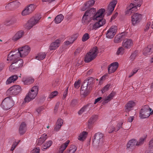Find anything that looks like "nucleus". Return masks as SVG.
<instances>
[{
	"mask_svg": "<svg viewBox=\"0 0 153 153\" xmlns=\"http://www.w3.org/2000/svg\"><path fill=\"white\" fill-rule=\"evenodd\" d=\"M46 56V54L43 52H40L37 54L35 57V58L38 60H41L44 59Z\"/></svg>",
	"mask_w": 153,
	"mask_h": 153,
	"instance_id": "nucleus-30",
	"label": "nucleus"
},
{
	"mask_svg": "<svg viewBox=\"0 0 153 153\" xmlns=\"http://www.w3.org/2000/svg\"><path fill=\"white\" fill-rule=\"evenodd\" d=\"M117 30L116 26H112L107 31L106 37L108 39H112L115 35Z\"/></svg>",
	"mask_w": 153,
	"mask_h": 153,
	"instance_id": "nucleus-13",
	"label": "nucleus"
},
{
	"mask_svg": "<svg viewBox=\"0 0 153 153\" xmlns=\"http://www.w3.org/2000/svg\"><path fill=\"white\" fill-rule=\"evenodd\" d=\"M125 52V49L124 48L120 47L117 50L116 52V54L117 55H123Z\"/></svg>",
	"mask_w": 153,
	"mask_h": 153,
	"instance_id": "nucleus-39",
	"label": "nucleus"
},
{
	"mask_svg": "<svg viewBox=\"0 0 153 153\" xmlns=\"http://www.w3.org/2000/svg\"><path fill=\"white\" fill-rule=\"evenodd\" d=\"M88 134V132L85 131L81 132L79 134L77 137L78 139L80 141H84L86 139Z\"/></svg>",
	"mask_w": 153,
	"mask_h": 153,
	"instance_id": "nucleus-25",
	"label": "nucleus"
},
{
	"mask_svg": "<svg viewBox=\"0 0 153 153\" xmlns=\"http://www.w3.org/2000/svg\"><path fill=\"white\" fill-rule=\"evenodd\" d=\"M145 153H153V147L149 146L148 150L145 152Z\"/></svg>",
	"mask_w": 153,
	"mask_h": 153,
	"instance_id": "nucleus-50",
	"label": "nucleus"
},
{
	"mask_svg": "<svg viewBox=\"0 0 153 153\" xmlns=\"http://www.w3.org/2000/svg\"><path fill=\"white\" fill-rule=\"evenodd\" d=\"M63 120L61 118H59L57 120L56 124L61 126H62L63 124Z\"/></svg>",
	"mask_w": 153,
	"mask_h": 153,
	"instance_id": "nucleus-49",
	"label": "nucleus"
},
{
	"mask_svg": "<svg viewBox=\"0 0 153 153\" xmlns=\"http://www.w3.org/2000/svg\"><path fill=\"white\" fill-rule=\"evenodd\" d=\"M24 32L22 30H19L17 31L12 37V39L14 41H17L20 39L23 36Z\"/></svg>",
	"mask_w": 153,
	"mask_h": 153,
	"instance_id": "nucleus-21",
	"label": "nucleus"
},
{
	"mask_svg": "<svg viewBox=\"0 0 153 153\" xmlns=\"http://www.w3.org/2000/svg\"><path fill=\"white\" fill-rule=\"evenodd\" d=\"M123 123V122L122 121L118 123L117 126V128H116L113 126L111 127V128H112V130L111 131H109L108 132L109 133H111L113 131H117L121 128Z\"/></svg>",
	"mask_w": 153,
	"mask_h": 153,
	"instance_id": "nucleus-36",
	"label": "nucleus"
},
{
	"mask_svg": "<svg viewBox=\"0 0 153 153\" xmlns=\"http://www.w3.org/2000/svg\"><path fill=\"white\" fill-rule=\"evenodd\" d=\"M144 17V16L138 13H134L131 17L132 24L133 25H136L139 24Z\"/></svg>",
	"mask_w": 153,
	"mask_h": 153,
	"instance_id": "nucleus-9",
	"label": "nucleus"
},
{
	"mask_svg": "<svg viewBox=\"0 0 153 153\" xmlns=\"http://www.w3.org/2000/svg\"><path fill=\"white\" fill-rule=\"evenodd\" d=\"M64 19V17L62 14L57 16L54 19L55 22L58 24L61 22Z\"/></svg>",
	"mask_w": 153,
	"mask_h": 153,
	"instance_id": "nucleus-37",
	"label": "nucleus"
},
{
	"mask_svg": "<svg viewBox=\"0 0 153 153\" xmlns=\"http://www.w3.org/2000/svg\"><path fill=\"white\" fill-rule=\"evenodd\" d=\"M153 51V48L151 45H149L145 48L143 51V54L144 55H147L149 54Z\"/></svg>",
	"mask_w": 153,
	"mask_h": 153,
	"instance_id": "nucleus-29",
	"label": "nucleus"
},
{
	"mask_svg": "<svg viewBox=\"0 0 153 153\" xmlns=\"http://www.w3.org/2000/svg\"><path fill=\"white\" fill-rule=\"evenodd\" d=\"M150 23H148L146 25V27L145 29V31H146L148 30L149 26L150 25Z\"/></svg>",
	"mask_w": 153,
	"mask_h": 153,
	"instance_id": "nucleus-61",
	"label": "nucleus"
},
{
	"mask_svg": "<svg viewBox=\"0 0 153 153\" xmlns=\"http://www.w3.org/2000/svg\"><path fill=\"white\" fill-rule=\"evenodd\" d=\"M20 142L19 140L17 141H15L14 142L12 145V146L11 147L10 150L11 151H13L15 149V148L16 147V146L18 145Z\"/></svg>",
	"mask_w": 153,
	"mask_h": 153,
	"instance_id": "nucleus-46",
	"label": "nucleus"
},
{
	"mask_svg": "<svg viewBox=\"0 0 153 153\" xmlns=\"http://www.w3.org/2000/svg\"><path fill=\"white\" fill-rule=\"evenodd\" d=\"M14 102L10 97L5 98L2 101L1 104V107L5 110H7L11 108L13 105Z\"/></svg>",
	"mask_w": 153,
	"mask_h": 153,
	"instance_id": "nucleus-6",
	"label": "nucleus"
},
{
	"mask_svg": "<svg viewBox=\"0 0 153 153\" xmlns=\"http://www.w3.org/2000/svg\"><path fill=\"white\" fill-rule=\"evenodd\" d=\"M34 81V79L31 77H25L22 79V82L25 85H30L33 83Z\"/></svg>",
	"mask_w": 153,
	"mask_h": 153,
	"instance_id": "nucleus-24",
	"label": "nucleus"
},
{
	"mask_svg": "<svg viewBox=\"0 0 153 153\" xmlns=\"http://www.w3.org/2000/svg\"><path fill=\"white\" fill-rule=\"evenodd\" d=\"M135 105V103L133 101H129L126 104L125 107L126 111H128L131 110L132 108Z\"/></svg>",
	"mask_w": 153,
	"mask_h": 153,
	"instance_id": "nucleus-28",
	"label": "nucleus"
},
{
	"mask_svg": "<svg viewBox=\"0 0 153 153\" xmlns=\"http://www.w3.org/2000/svg\"><path fill=\"white\" fill-rule=\"evenodd\" d=\"M98 53L96 47L93 48L86 55L84 61L86 62H89L95 58Z\"/></svg>",
	"mask_w": 153,
	"mask_h": 153,
	"instance_id": "nucleus-4",
	"label": "nucleus"
},
{
	"mask_svg": "<svg viewBox=\"0 0 153 153\" xmlns=\"http://www.w3.org/2000/svg\"><path fill=\"white\" fill-rule=\"evenodd\" d=\"M21 91V88L20 86L19 85H14L10 88L7 90V92L10 94L17 95Z\"/></svg>",
	"mask_w": 153,
	"mask_h": 153,
	"instance_id": "nucleus-14",
	"label": "nucleus"
},
{
	"mask_svg": "<svg viewBox=\"0 0 153 153\" xmlns=\"http://www.w3.org/2000/svg\"><path fill=\"white\" fill-rule=\"evenodd\" d=\"M18 79V76L16 75H14L9 77L6 82V85H8L12 82H14Z\"/></svg>",
	"mask_w": 153,
	"mask_h": 153,
	"instance_id": "nucleus-23",
	"label": "nucleus"
},
{
	"mask_svg": "<svg viewBox=\"0 0 153 153\" xmlns=\"http://www.w3.org/2000/svg\"><path fill=\"white\" fill-rule=\"evenodd\" d=\"M76 39V38H74L73 37H71L68 40L65 41L64 42L63 45L64 48H66L69 45L72 44Z\"/></svg>",
	"mask_w": 153,
	"mask_h": 153,
	"instance_id": "nucleus-26",
	"label": "nucleus"
},
{
	"mask_svg": "<svg viewBox=\"0 0 153 153\" xmlns=\"http://www.w3.org/2000/svg\"><path fill=\"white\" fill-rule=\"evenodd\" d=\"M152 109L147 105L143 106L140 110L139 113V117L141 119H145L149 117L151 113Z\"/></svg>",
	"mask_w": 153,
	"mask_h": 153,
	"instance_id": "nucleus-7",
	"label": "nucleus"
},
{
	"mask_svg": "<svg viewBox=\"0 0 153 153\" xmlns=\"http://www.w3.org/2000/svg\"><path fill=\"white\" fill-rule=\"evenodd\" d=\"M103 135L100 133H97L95 135L93 140V144L95 146L98 145L102 142Z\"/></svg>",
	"mask_w": 153,
	"mask_h": 153,
	"instance_id": "nucleus-15",
	"label": "nucleus"
},
{
	"mask_svg": "<svg viewBox=\"0 0 153 153\" xmlns=\"http://www.w3.org/2000/svg\"><path fill=\"white\" fill-rule=\"evenodd\" d=\"M39 87L35 86L32 87L27 94L24 101L25 102H28L34 99L38 93Z\"/></svg>",
	"mask_w": 153,
	"mask_h": 153,
	"instance_id": "nucleus-3",
	"label": "nucleus"
},
{
	"mask_svg": "<svg viewBox=\"0 0 153 153\" xmlns=\"http://www.w3.org/2000/svg\"><path fill=\"white\" fill-rule=\"evenodd\" d=\"M24 64V62L22 59L19 58L13 62L10 66L9 68V71L13 72L17 71L19 68L23 67Z\"/></svg>",
	"mask_w": 153,
	"mask_h": 153,
	"instance_id": "nucleus-5",
	"label": "nucleus"
},
{
	"mask_svg": "<svg viewBox=\"0 0 153 153\" xmlns=\"http://www.w3.org/2000/svg\"><path fill=\"white\" fill-rule=\"evenodd\" d=\"M102 99H103V98L102 97H101L97 98V99H96L95 100V101L94 102V104H95L97 103L100 102L101 100L102 101Z\"/></svg>",
	"mask_w": 153,
	"mask_h": 153,
	"instance_id": "nucleus-54",
	"label": "nucleus"
},
{
	"mask_svg": "<svg viewBox=\"0 0 153 153\" xmlns=\"http://www.w3.org/2000/svg\"><path fill=\"white\" fill-rule=\"evenodd\" d=\"M42 110V108H38L37 110V111L38 112V113H39L40 112V111Z\"/></svg>",
	"mask_w": 153,
	"mask_h": 153,
	"instance_id": "nucleus-64",
	"label": "nucleus"
},
{
	"mask_svg": "<svg viewBox=\"0 0 153 153\" xmlns=\"http://www.w3.org/2000/svg\"><path fill=\"white\" fill-rule=\"evenodd\" d=\"M93 119V118H91L90 119L89 122H91V123H94V122L95 121V120L94 119H93L92 121L91 120Z\"/></svg>",
	"mask_w": 153,
	"mask_h": 153,
	"instance_id": "nucleus-63",
	"label": "nucleus"
},
{
	"mask_svg": "<svg viewBox=\"0 0 153 153\" xmlns=\"http://www.w3.org/2000/svg\"><path fill=\"white\" fill-rule=\"evenodd\" d=\"M40 149L39 147H35L31 150L30 153H39Z\"/></svg>",
	"mask_w": 153,
	"mask_h": 153,
	"instance_id": "nucleus-45",
	"label": "nucleus"
},
{
	"mask_svg": "<svg viewBox=\"0 0 153 153\" xmlns=\"http://www.w3.org/2000/svg\"><path fill=\"white\" fill-rule=\"evenodd\" d=\"M141 4V2L139 0H132L131 2L128 5L125 12L126 15H130L131 13L137 10V7H140Z\"/></svg>",
	"mask_w": 153,
	"mask_h": 153,
	"instance_id": "nucleus-2",
	"label": "nucleus"
},
{
	"mask_svg": "<svg viewBox=\"0 0 153 153\" xmlns=\"http://www.w3.org/2000/svg\"><path fill=\"white\" fill-rule=\"evenodd\" d=\"M149 146L152 147H153V137L149 141Z\"/></svg>",
	"mask_w": 153,
	"mask_h": 153,
	"instance_id": "nucleus-56",
	"label": "nucleus"
},
{
	"mask_svg": "<svg viewBox=\"0 0 153 153\" xmlns=\"http://www.w3.org/2000/svg\"><path fill=\"white\" fill-rule=\"evenodd\" d=\"M137 55V52L136 51H134L131 54L130 56V59L131 61H133L134 59Z\"/></svg>",
	"mask_w": 153,
	"mask_h": 153,
	"instance_id": "nucleus-44",
	"label": "nucleus"
},
{
	"mask_svg": "<svg viewBox=\"0 0 153 153\" xmlns=\"http://www.w3.org/2000/svg\"><path fill=\"white\" fill-rule=\"evenodd\" d=\"M61 42V40L60 39H56L50 45L49 48V50L52 51L55 50L59 47Z\"/></svg>",
	"mask_w": 153,
	"mask_h": 153,
	"instance_id": "nucleus-20",
	"label": "nucleus"
},
{
	"mask_svg": "<svg viewBox=\"0 0 153 153\" xmlns=\"http://www.w3.org/2000/svg\"><path fill=\"white\" fill-rule=\"evenodd\" d=\"M115 94V92H112L107 96L103 97L102 100V103L105 104L109 102L113 98Z\"/></svg>",
	"mask_w": 153,
	"mask_h": 153,
	"instance_id": "nucleus-22",
	"label": "nucleus"
},
{
	"mask_svg": "<svg viewBox=\"0 0 153 153\" xmlns=\"http://www.w3.org/2000/svg\"><path fill=\"white\" fill-rule=\"evenodd\" d=\"M90 108V107L88 105L85 106L79 111L78 114L79 115H81L83 113L87 112L89 111Z\"/></svg>",
	"mask_w": 153,
	"mask_h": 153,
	"instance_id": "nucleus-33",
	"label": "nucleus"
},
{
	"mask_svg": "<svg viewBox=\"0 0 153 153\" xmlns=\"http://www.w3.org/2000/svg\"><path fill=\"white\" fill-rule=\"evenodd\" d=\"M77 149V147L75 145H72L69 148L68 153H74Z\"/></svg>",
	"mask_w": 153,
	"mask_h": 153,
	"instance_id": "nucleus-41",
	"label": "nucleus"
},
{
	"mask_svg": "<svg viewBox=\"0 0 153 153\" xmlns=\"http://www.w3.org/2000/svg\"><path fill=\"white\" fill-rule=\"evenodd\" d=\"M47 139V134L44 133L42 134L41 137L37 140V144L38 145H41Z\"/></svg>",
	"mask_w": 153,
	"mask_h": 153,
	"instance_id": "nucleus-27",
	"label": "nucleus"
},
{
	"mask_svg": "<svg viewBox=\"0 0 153 153\" xmlns=\"http://www.w3.org/2000/svg\"><path fill=\"white\" fill-rule=\"evenodd\" d=\"M41 18V16L38 14L30 18L26 24V27L27 29H30L38 23Z\"/></svg>",
	"mask_w": 153,
	"mask_h": 153,
	"instance_id": "nucleus-8",
	"label": "nucleus"
},
{
	"mask_svg": "<svg viewBox=\"0 0 153 153\" xmlns=\"http://www.w3.org/2000/svg\"><path fill=\"white\" fill-rule=\"evenodd\" d=\"M95 1L94 0H90L88 1L86 3V5L89 7L92 6L94 4Z\"/></svg>",
	"mask_w": 153,
	"mask_h": 153,
	"instance_id": "nucleus-47",
	"label": "nucleus"
},
{
	"mask_svg": "<svg viewBox=\"0 0 153 153\" xmlns=\"http://www.w3.org/2000/svg\"><path fill=\"white\" fill-rule=\"evenodd\" d=\"M58 94V92L57 91H53L50 94L49 96V98L50 99L53 98L56 96Z\"/></svg>",
	"mask_w": 153,
	"mask_h": 153,
	"instance_id": "nucleus-43",
	"label": "nucleus"
},
{
	"mask_svg": "<svg viewBox=\"0 0 153 153\" xmlns=\"http://www.w3.org/2000/svg\"><path fill=\"white\" fill-rule=\"evenodd\" d=\"M147 135H145L142 137L138 141L136 142V145L139 146L143 144L146 139Z\"/></svg>",
	"mask_w": 153,
	"mask_h": 153,
	"instance_id": "nucleus-38",
	"label": "nucleus"
},
{
	"mask_svg": "<svg viewBox=\"0 0 153 153\" xmlns=\"http://www.w3.org/2000/svg\"><path fill=\"white\" fill-rule=\"evenodd\" d=\"M80 83L79 81L76 82L74 84V87L76 88H78L80 86Z\"/></svg>",
	"mask_w": 153,
	"mask_h": 153,
	"instance_id": "nucleus-53",
	"label": "nucleus"
},
{
	"mask_svg": "<svg viewBox=\"0 0 153 153\" xmlns=\"http://www.w3.org/2000/svg\"><path fill=\"white\" fill-rule=\"evenodd\" d=\"M30 51V47L27 45L19 47L17 51L20 57L22 58L25 57L29 54Z\"/></svg>",
	"mask_w": 153,
	"mask_h": 153,
	"instance_id": "nucleus-10",
	"label": "nucleus"
},
{
	"mask_svg": "<svg viewBox=\"0 0 153 153\" xmlns=\"http://www.w3.org/2000/svg\"><path fill=\"white\" fill-rule=\"evenodd\" d=\"M69 143L70 140H67L65 143L62 144L59 149L63 152L67 147Z\"/></svg>",
	"mask_w": 153,
	"mask_h": 153,
	"instance_id": "nucleus-40",
	"label": "nucleus"
},
{
	"mask_svg": "<svg viewBox=\"0 0 153 153\" xmlns=\"http://www.w3.org/2000/svg\"><path fill=\"white\" fill-rule=\"evenodd\" d=\"M136 141L134 139L130 140L127 144V147L128 148H131L135 145H136Z\"/></svg>",
	"mask_w": 153,
	"mask_h": 153,
	"instance_id": "nucleus-34",
	"label": "nucleus"
},
{
	"mask_svg": "<svg viewBox=\"0 0 153 153\" xmlns=\"http://www.w3.org/2000/svg\"><path fill=\"white\" fill-rule=\"evenodd\" d=\"M138 70V69L137 68H134L133 71L131 73V75H130L129 76V77H131V76L137 73V71Z\"/></svg>",
	"mask_w": 153,
	"mask_h": 153,
	"instance_id": "nucleus-52",
	"label": "nucleus"
},
{
	"mask_svg": "<svg viewBox=\"0 0 153 153\" xmlns=\"http://www.w3.org/2000/svg\"><path fill=\"white\" fill-rule=\"evenodd\" d=\"M134 119L133 116L130 117L128 119V122L131 123L132 122Z\"/></svg>",
	"mask_w": 153,
	"mask_h": 153,
	"instance_id": "nucleus-57",
	"label": "nucleus"
},
{
	"mask_svg": "<svg viewBox=\"0 0 153 153\" xmlns=\"http://www.w3.org/2000/svg\"><path fill=\"white\" fill-rule=\"evenodd\" d=\"M107 74L105 75H104L103 76H102L101 78V79L100 80V82L102 81V80H104L105 79V78L106 77H107Z\"/></svg>",
	"mask_w": 153,
	"mask_h": 153,
	"instance_id": "nucleus-62",
	"label": "nucleus"
},
{
	"mask_svg": "<svg viewBox=\"0 0 153 153\" xmlns=\"http://www.w3.org/2000/svg\"><path fill=\"white\" fill-rule=\"evenodd\" d=\"M53 142L52 140H49L46 141L44 144L42 150H44L49 148L52 145Z\"/></svg>",
	"mask_w": 153,
	"mask_h": 153,
	"instance_id": "nucleus-35",
	"label": "nucleus"
},
{
	"mask_svg": "<svg viewBox=\"0 0 153 153\" xmlns=\"http://www.w3.org/2000/svg\"><path fill=\"white\" fill-rule=\"evenodd\" d=\"M123 37V33L118 34L114 38V42L116 43L120 42L121 41Z\"/></svg>",
	"mask_w": 153,
	"mask_h": 153,
	"instance_id": "nucleus-32",
	"label": "nucleus"
},
{
	"mask_svg": "<svg viewBox=\"0 0 153 153\" xmlns=\"http://www.w3.org/2000/svg\"><path fill=\"white\" fill-rule=\"evenodd\" d=\"M90 91V86L88 85V82L87 81L84 82L81 86V94L85 96Z\"/></svg>",
	"mask_w": 153,
	"mask_h": 153,
	"instance_id": "nucleus-12",
	"label": "nucleus"
},
{
	"mask_svg": "<svg viewBox=\"0 0 153 153\" xmlns=\"http://www.w3.org/2000/svg\"><path fill=\"white\" fill-rule=\"evenodd\" d=\"M117 3V0H112L110 2L107 7V11L110 13H111L114 10Z\"/></svg>",
	"mask_w": 153,
	"mask_h": 153,
	"instance_id": "nucleus-18",
	"label": "nucleus"
},
{
	"mask_svg": "<svg viewBox=\"0 0 153 153\" xmlns=\"http://www.w3.org/2000/svg\"><path fill=\"white\" fill-rule=\"evenodd\" d=\"M67 91L68 88L65 91L63 94V97L64 98H65L66 96V95L67 93Z\"/></svg>",
	"mask_w": 153,
	"mask_h": 153,
	"instance_id": "nucleus-60",
	"label": "nucleus"
},
{
	"mask_svg": "<svg viewBox=\"0 0 153 153\" xmlns=\"http://www.w3.org/2000/svg\"><path fill=\"white\" fill-rule=\"evenodd\" d=\"M109 87L110 85L109 84L105 86L102 90V92L103 93L107 91L108 90Z\"/></svg>",
	"mask_w": 153,
	"mask_h": 153,
	"instance_id": "nucleus-48",
	"label": "nucleus"
},
{
	"mask_svg": "<svg viewBox=\"0 0 153 153\" xmlns=\"http://www.w3.org/2000/svg\"><path fill=\"white\" fill-rule=\"evenodd\" d=\"M118 66V63L117 62H114L111 63L108 67V72L111 74L115 72Z\"/></svg>",
	"mask_w": 153,
	"mask_h": 153,
	"instance_id": "nucleus-19",
	"label": "nucleus"
},
{
	"mask_svg": "<svg viewBox=\"0 0 153 153\" xmlns=\"http://www.w3.org/2000/svg\"><path fill=\"white\" fill-rule=\"evenodd\" d=\"M26 131V124L24 123H22L19 128V133L21 134H24Z\"/></svg>",
	"mask_w": 153,
	"mask_h": 153,
	"instance_id": "nucleus-31",
	"label": "nucleus"
},
{
	"mask_svg": "<svg viewBox=\"0 0 153 153\" xmlns=\"http://www.w3.org/2000/svg\"><path fill=\"white\" fill-rule=\"evenodd\" d=\"M88 7L86 4H85L84 5L82 6L81 8V10L82 11H85L87 8Z\"/></svg>",
	"mask_w": 153,
	"mask_h": 153,
	"instance_id": "nucleus-55",
	"label": "nucleus"
},
{
	"mask_svg": "<svg viewBox=\"0 0 153 153\" xmlns=\"http://www.w3.org/2000/svg\"><path fill=\"white\" fill-rule=\"evenodd\" d=\"M19 58L18 52H17V50H16L11 52L9 53L8 55L7 60L11 61L12 63L16 60H18Z\"/></svg>",
	"mask_w": 153,
	"mask_h": 153,
	"instance_id": "nucleus-11",
	"label": "nucleus"
},
{
	"mask_svg": "<svg viewBox=\"0 0 153 153\" xmlns=\"http://www.w3.org/2000/svg\"><path fill=\"white\" fill-rule=\"evenodd\" d=\"M14 4L16 6H19L20 5V2L18 1H16L13 2Z\"/></svg>",
	"mask_w": 153,
	"mask_h": 153,
	"instance_id": "nucleus-58",
	"label": "nucleus"
},
{
	"mask_svg": "<svg viewBox=\"0 0 153 153\" xmlns=\"http://www.w3.org/2000/svg\"><path fill=\"white\" fill-rule=\"evenodd\" d=\"M61 126L56 124L54 128L55 131H58L61 128Z\"/></svg>",
	"mask_w": 153,
	"mask_h": 153,
	"instance_id": "nucleus-51",
	"label": "nucleus"
},
{
	"mask_svg": "<svg viewBox=\"0 0 153 153\" xmlns=\"http://www.w3.org/2000/svg\"><path fill=\"white\" fill-rule=\"evenodd\" d=\"M134 45L133 41L129 39H124L122 43V45L123 47L126 48L130 49Z\"/></svg>",
	"mask_w": 153,
	"mask_h": 153,
	"instance_id": "nucleus-17",
	"label": "nucleus"
},
{
	"mask_svg": "<svg viewBox=\"0 0 153 153\" xmlns=\"http://www.w3.org/2000/svg\"><path fill=\"white\" fill-rule=\"evenodd\" d=\"M35 6L30 4L26 7L22 11L21 14L22 16H26L31 13L35 9Z\"/></svg>",
	"mask_w": 153,
	"mask_h": 153,
	"instance_id": "nucleus-16",
	"label": "nucleus"
},
{
	"mask_svg": "<svg viewBox=\"0 0 153 153\" xmlns=\"http://www.w3.org/2000/svg\"><path fill=\"white\" fill-rule=\"evenodd\" d=\"M105 13L104 8L100 9L96 12L95 8H91L85 12L82 19V23L84 25H87L92 21H97L90 23L87 26L89 30H97L105 24L106 20L103 18Z\"/></svg>",
	"mask_w": 153,
	"mask_h": 153,
	"instance_id": "nucleus-1",
	"label": "nucleus"
},
{
	"mask_svg": "<svg viewBox=\"0 0 153 153\" xmlns=\"http://www.w3.org/2000/svg\"><path fill=\"white\" fill-rule=\"evenodd\" d=\"M90 38V36L88 33L84 34L82 37V41L83 42H85L88 40Z\"/></svg>",
	"mask_w": 153,
	"mask_h": 153,
	"instance_id": "nucleus-42",
	"label": "nucleus"
},
{
	"mask_svg": "<svg viewBox=\"0 0 153 153\" xmlns=\"http://www.w3.org/2000/svg\"><path fill=\"white\" fill-rule=\"evenodd\" d=\"M4 66V65L3 63H0V72L2 70Z\"/></svg>",
	"mask_w": 153,
	"mask_h": 153,
	"instance_id": "nucleus-59",
	"label": "nucleus"
}]
</instances>
